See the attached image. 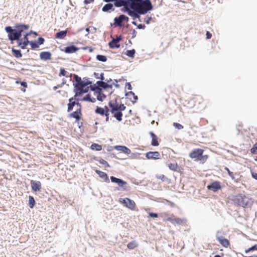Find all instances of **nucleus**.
Segmentation results:
<instances>
[{"mask_svg":"<svg viewBox=\"0 0 257 257\" xmlns=\"http://www.w3.org/2000/svg\"><path fill=\"white\" fill-rule=\"evenodd\" d=\"M126 106L122 103H120L117 99L111 100L108 102V107L105 106L104 107L97 106L95 113L105 116V121H109V112L112 116L117 121H121L122 120V112L124 110Z\"/></svg>","mask_w":257,"mask_h":257,"instance_id":"f257e3e1","label":"nucleus"},{"mask_svg":"<svg viewBox=\"0 0 257 257\" xmlns=\"http://www.w3.org/2000/svg\"><path fill=\"white\" fill-rule=\"evenodd\" d=\"M30 26L29 25L18 24L15 26L14 29L11 26H7L5 27V29L8 33L9 39L12 42L17 41L18 45L22 49H24L30 43L28 39V36H30V34L26 33L23 39H20V38L23 33L25 31L28 30Z\"/></svg>","mask_w":257,"mask_h":257,"instance_id":"f03ea898","label":"nucleus"},{"mask_svg":"<svg viewBox=\"0 0 257 257\" xmlns=\"http://www.w3.org/2000/svg\"><path fill=\"white\" fill-rule=\"evenodd\" d=\"M126 7L130 8L140 15H144L153 9L150 0H126Z\"/></svg>","mask_w":257,"mask_h":257,"instance_id":"7ed1b4c3","label":"nucleus"},{"mask_svg":"<svg viewBox=\"0 0 257 257\" xmlns=\"http://www.w3.org/2000/svg\"><path fill=\"white\" fill-rule=\"evenodd\" d=\"M76 83L74 84L75 96H81L83 94L88 92L90 90L92 82L87 81L85 82L77 75H75Z\"/></svg>","mask_w":257,"mask_h":257,"instance_id":"20e7f679","label":"nucleus"},{"mask_svg":"<svg viewBox=\"0 0 257 257\" xmlns=\"http://www.w3.org/2000/svg\"><path fill=\"white\" fill-rule=\"evenodd\" d=\"M204 150L200 148L193 149L189 155L190 158L194 159L195 161H199L201 164L206 162L208 158V156L203 155Z\"/></svg>","mask_w":257,"mask_h":257,"instance_id":"39448f33","label":"nucleus"},{"mask_svg":"<svg viewBox=\"0 0 257 257\" xmlns=\"http://www.w3.org/2000/svg\"><path fill=\"white\" fill-rule=\"evenodd\" d=\"M234 203L237 206L246 207L251 204L252 201L246 196L241 194L236 195L233 200Z\"/></svg>","mask_w":257,"mask_h":257,"instance_id":"423d86ee","label":"nucleus"},{"mask_svg":"<svg viewBox=\"0 0 257 257\" xmlns=\"http://www.w3.org/2000/svg\"><path fill=\"white\" fill-rule=\"evenodd\" d=\"M90 90L94 91L97 99L101 101H102L108 95L107 90H104L102 88H99V87H96L95 84L93 85L91 84Z\"/></svg>","mask_w":257,"mask_h":257,"instance_id":"0eeeda50","label":"nucleus"},{"mask_svg":"<svg viewBox=\"0 0 257 257\" xmlns=\"http://www.w3.org/2000/svg\"><path fill=\"white\" fill-rule=\"evenodd\" d=\"M120 202L124 204V205L132 210H135L136 208V203L134 201L128 198L121 199Z\"/></svg>","mask_w":257,"mask_h":257,"instance_id":"6e6552de","label":"nucleus"},{"mask_svg":"<svg viewBox=\"0 0 257 257\" xmlns=\"http://www.w3.org/2000/svg\"><path fill=\"white\" fill-rule=\"evenodd\" d=\"M97 86L96 87H99V88H102L104 90H107V94H110L112 93V85L108 84L105 82L102 81H98L96 82Z\"/></svg>","mask_w":257,"mask_h":257,"instance_id":"1a4fd4ad","label":"nucleus"},{"mask_svg":"<svg viewBox=\"0 0 257 257\" xmlns=\"http://www.w3.org/2000/svg\"><path fill=\"white\" fill-rule=\"evenodd\" d=\"M79 96H75V94L74 97L70 98L69 99V103L68 104V109L67 111L68 112L71 111L73 109V106L75 105H77L79 106V107H81L80 104L78 102H76L75 100L79 101Z\"/></svg>","mask_w":257,"mask_h":257,"instance_id":"9d476101","label":"nucleus"},{"mask_svg":"<svg viewBox=\"0 0 257 257\" xmlns=\"http://www.w3.org/2000/svg\"><path fill=\"white\" fill-rule=\"evenodd\" d=\"M166 221L171 222L174 225H180L185 222L186 220L178 217H175L173 215L166 219Z\"/></svg>","mask_w":257,"mask_h":257,"instance_id":"9b49d317","label":"nucleus"},{"mask_svg":"<svg viewBox=\"0 0 257 257\" xmlns=\"http://www.w3.org/2000/svg\"><path fill=\"white\" fill-rule=\"evenodd\" d=\"M207 188L208 190H211L213 192H215L218 190L221 189V186L220 182L216 181L212 182L210 185H208L207 186Z\"/></svg>","mask_w":257,"mask_h":257,"instance_id":"f8f14e48","label":"nucleus"},{"mask_svg":"<svg viewBox=\"0 0 257 257\" xmlns=\"http://www.w3.org/2000/svg\"><path fill=\"white\" fill-rule=\"evenodd\" d=\"M30 184L33 191L39 192L41 190L42 185L40 181L31 180Z\"/></svg>","mask_w":257,"mask_h":257,"instance_id":"ddd939ff","label":"nucleus"},{"mask_svg":"<svg viewBox=\"0 0 257 257\" xmlns=\"http://www.w3.org/2000/svg\"><path fill=\"white\" fill-rule=\"evenodd\" d=\"M219 232L217 233L216 239L219 242V243L224 247H228L230 245V242L229 240L226 238H224L222 236L218 235Z\"/></svg>","mask_w":257,"mask_h":257,"instance_id":"4468645a","label":"nucleus"},{"mask_svg":"<svg viewBox=\"0 0 257 257\" xmlns=\"http://www.w3.org/2000/svg\"><path fill=\"white\" fill-rule=\"evenodd\" d=\"M121 39L120 37L113 39L108 44L109 47L111 48H118L120 47L119 42Z\"/></svg>","mask_w":257,"mask_h":257,"instance_id":"2eb2a0df","label":"nucleus"},{"mask_svg":"<svg viewBox=\"0 0 257 257\" xmlns=\"http://www.w3.org/2000/svg\"><path fill=\"white\" fill-rule=\"evenodd\" d=\"M160 154L158 152H149L146 153V157L148 159L157 160L160 158Z\"/></svg>","mask_w":257,"mask_h":257,"instance_id":"dca6fc26","label":"nucleus"},{"mask_svg":"<svg viewBox=\"0 0 257 257\" xmlns=\"http://www.w3.org/2000/svg\"><path fill=\"white\" fill-rule=\"evenodd\" d=\"M110 180L112 182L117 184V185L121 187H123V186L126 185L127 184L126 182L114 176H111Z\"/></svg>","mask_w":257,"mask_h":257,"instance_id":"f3484780","label":"nucleus"},{"mask_svg":"<svg viewBox=\"0 0 257 257\" xmlns=\"http://www.w3.org/2000/svg\"><path fill=\"white\" fill-rule=\"evenodd\" d=\"M126 0H104L105 2H114V6L116 7H126Z\"/></svg>","mask_w":257,"mask_h":257,"instance_id":"a211bd4d","label":"nucleus"},{"mask_svg":"<svg viewBox=\"0 0 257 257\" xmlns=\"http://www.w3.org/2000/svg\"><path fill=\"white\" fill-rule=\"evenodd\" d=\"M81 107L77 109L75 111L70 114V117L74 118L77 121H79L81 118Z\"/></svg>","mask_w":257,"mask_h":257,"instance_id":"6ab92c4d","label":"nucleus"},{"mask_svg":"<svg viewBox=\"0 0 257 257\" xmlns=\"http://www.w3.org/2000/svg\"><path fill=\"white\" fill-rule=\"evenodd\" d=\"M127 20L128 18L125 15H121L118 17L115 18V24L118 26H121L122 22Z\"/></svg>","mask_w":257,"mask_h":257,"instance_id":"aec40b11","label":"nucleus"},{"mask_svg":"<svg viewBox=\"0 0 257 257\" xmlns=\"http://www.w3.org/2000/svg\"><path fill=\"white\" fill-rule=\"evenodd\" d=\"M149 134L152 138L151 145L153 146H159V143L158 137L152 132H150Z\"/></svg>","mask_w":257,"mask_h":257,"instance_id":"412c9836","label":"nucleus"},{"mask_svg":"<svg viewBox=\"0 0 257 257\" xmlns=\"http://www.w3.org/2000/svg\"><path fill=\"white\" fill-rule=\"evenodd\" d=\"M115 149L117 151H121L126 154H130L131 153V150L125 146H116L115 147Z\"/></svg>","mask_w":257,"mask_h":257,"instance_id":"4be33fe9","label":"nucleus"},{"mask_svg":"<svg viewBox=\"0 0 257 257\" xmlns=\"http://www.w3.org/2000/svg\"><path fill=\"white\" fill-rule=\"evenodd\" d=\"M40 57L42 60H50L51 58V54L49 52H42L40 53Z\"/></svg>","mask_w":257,"mask_h":257,"instance_id":"5701e85b","label":"nucleus"},{"mask_svg":"<svg viewBox=\"0 0 257 257\" xmlns=\"http://www.w3.org/2000/svg\"><path fill=\"white\" fill-rule=\"evenodd\" d=\"M68 33L67 30L61 31L57 33L55 35V38L59 39H63L65 38Z\"/></svg>","mask_w":257,"mask_h":257,"instance_id":"b1692460","label":"nucleus"},{"mask_svg":"<svg viewBox=\"0 0 257 257\" xmlns=\"http://www.w3.org/2000/svg\"><path fill=\"white\" fill-rule=\"evenodd\" d=\"M78 50V48L72 45L66 47L65 48L64 51L66 53H73L76 52Z\"/></svg>","mask_w":257,"mask_h":257,"instance_id":"393cba45","label":"nucleus"},{"mask_svg":"<svg viewBox=\"0 0 257 257\" xmlns=\"http://www.w3.org/2000/svg\"><path fill=\"white\" fill-rule=\"evenodd\" d=\"M124 7L126 9V11H127V14L130 16L133 17L134 18H138L139 17V14H138L137 12H135L134 10L133 11L131 10L128 8V7H130L129 6Z\"/></svg>","mask_w":257,"mask_h":257,"instance_id":"a878e982","label":"nucleus"},{"mask_svg":"<svg viewBox=\"0 0 257 257\" xmlns=\"http://www.w3.org/2000/svg\"><path fill=\"white\" fill-rule=\"evenodd\" d=\"M95 172L100 178L103 179L106 182H109L107 175L105 173L97 170Z\"/></svg>","mask_w":257,"mask_h":257,"instance_id":"bb28decb","label":"nucleus"},{"mask_svg":"<svg viewBox=\"0 0 257 257\" xmlns=\"http://www.w3.org/2000/svg\"><path fill=\"white\" fill-rule=\"evenodd\" d=\"M59 76L60 77L64 76L66 77H68L71 76V74H69V72L66 71L64 68H61L60 70Z\"/></svg>","mask_w":257,"mask_h":257,"instance_id":"cd10ccee","label":"nucleus"},{"mask_svg":"<svg viewBox=\"0 0 257 257\" xmlns=\"http://www.w3.org/2000/svg\"><path fill=\"white\" fill-rule=\"evenodd\" d=\"M79 100L80 101H88L92 102H94L96 101L95 98H91L90 94H87L85 96H84L83 98L80 99L79 98Z\"/></svg>","mask_w":257,"mask_h":257,"instance_id":"c85d7f7f","label":"nucleus"},{"mask_svg":"<svg viewBox=\"0 0 257 257\" xmlns=\"http://www.w3.org/2000/svg\"><path fill=\"white\" fill-rule=\"evenodd\" d=\"M114 10L113 5L112 4L109 3L105 5L102 8L103 12H108L109 10Z\"/></svg>","mask_w":257,"mask_h":257,"instance_id":"c756f323","label":"nucleus"},{"mask_svg":"<svg viewBox=\"0 0 257 257\" xmlns=\"http://www.w3.org/2000/svg\"><path fill=\"white\" fill-rule=\"evenodd\" d=\"M138 245V244L135 240L132 241L130 242L127 245V247L130 249H133L136 247H137Z\"/></svg>","mask_w":257,"mask_h":257,"instance_id":"7c9ffc66","label":"nucleus"},{"mask_svg":"<svg viewBox=\"0 0 257 257\" xmlns=\"http://www.w3.org/2000/svg\"><path fill=\"white\" fill-rule=\"evenodd\" d=\"M225 170L227 172L228 175L234 181L235 183H238L239 182L238 179H235L233 172H231L228 168L225 167Z\"/></svg>","mask_w":257,"mask_h":257,"instance_id":"2f4dec72","label":"nucleus"},{"mask_svg":"<svg viewBox=\"0 0 257 257\" xmlns=\"http://www.w3.org/2000/svg\"><path fill=\"white\" fill-rule=\"evenodd\" d=\"M35 200L34 197L32 196H29V205L31 208H33L35 205Z\"/></svg>","mask_w":257,"mask_h":257,"instance_id":"473e14b6","label":"nucleus"},{"mask_svg":"<svg viewBox=\"0 0 257 257\" xmlns=\"http://www.w3.org/2000/svg\"><path fill=\"white\" fill-rule=\"evenodd\" d=\"M90 148L93 150L101 151L102 150V146L100 145L94 143L91 145Z\"/></svg>","mask_w":257,"mask_h":257,"instance_id":"72a5a7b5","label":"nucleus"},{"mask_svg":"<svg viewBox=\"0 0 257 257\" xmlns=\"http://www.w3.org/2000/svg\"><path fill=\"white\" fill-rule=\"evenodd\" d=\"M168 166L170 170L173 171H176L178 168V164L176 163L169 164Z\"/></svg>","mask_w":257,"mask_h":257,"instance_id":"f704fd0d","label":"nucleus"},{"mask_svg":"<svg viewBox=\"0 0 257 257\" xmlns=\"http://www.w3.org/2000/svg\"><path fill=\"white\" fill-rule=\"evenodd\" d=\"M12 52L14 56L16 58H21L22 56L20 50L13 49Z\"/></svg>","mask_w":257,"mask_h":257,"instance_id":"c9c22d12","label":"nucleus"},{"mask_svg":"<svg viewBox=\"0 0 257 257\" xmlns=\"http://www.w3.org/2000/svg\"><path fill=\"white\" fill-rule=\"evenodd\" d=\"M136 53V51L135 49H132L130 50H127L125 54L129 57L133 58L134 57L135 54Z\"/></svg>","mask_w":257,"mask_h":257,"instance_id":"e433bc0d","label":"nucleus"},{"mask_svg":"<svg viewBox=\"0 0 257 257\" xmlns=\"http://www.w3.org/2000/svg\"><path fill=\"white\" fill-rule=\"evenodd\" d=\"M96 59L98 61H101V62H105L107 60V58H106V56H105L104 55H97Z\"/></svg>","mask_w":257,"mask_h":257,"instance_id":"4c0bfd02","label":"nucleus"},{"mask_svg":"<svg viewBox=\"0 0 257 257\" xmlns=\"http://www.w3.org/2000/svg\"><path fill=\"white\" fill-rule=\"evenodd\" d=\"M66 83V81L64 79H63L62 82L61 84H58L56 86L53 87V89L54 90H56L58 88H61Z\"/></svg>","mask_w":257,"mask_h":257,"instance_id":"58836bf2","label":"nucleus"},{"mask_svg":"<svg viewBox=\"0 0 257 257\" xmlns=\"http://www.w3.org/2000/svg\"><path fill=\"white\" fill-rule=\"evenodd\" d=\"M32 49H35L39 47V44L35 41H31L30 43Z\"/></svg>","mask_w":257,"mask_h":257,"instance_id":"ea45409f","label":"nucleus"},{"mask_svg":"<svg viewBox=\"0 0 257 257\" xmlns=\"http://www.w3.org/2000/svg\"><path fill=\"white\" fill-rule=\"evenodd\" d=\"M250 152L252 154H257V142L253 145L252 148L250 149Z\"/></svg>","mask_w":257,"mask_h":257,"instance_id":"a19ab883","label":"nucleus"},{"mask_svg":"<svg viewBox=\"0 0 257 257\" xmlns=\"http://www.w3.org/2000/svg\"><path fill=\"white\" fill-rule=\"evenodd\" d=\"M98 161H99L100 164L104 165L105 167H110L109 165L108 164V163L105 160H104L103 159H100V160H99Z\"/></svg>","mask_w":257,"mask_h":257,"instance_id":"79ce46f5","label":"nucleus"},{"mask_svg":"<svg viewBox=\"0 0 257 257\" xmlns=\"http://www.w3.org/2000/svg\"><path fill=\"white\" fill-rule=\"evenodd\" d=\"M254 250H257V244H254L251 247L248 248L247 249H246L245 250V252L246 253H247L249 252V251Z\"/></svg>","mask_w":257,"mask_h":257,"instance_id":"37998d69","label":"nucleus"},{"mask_svg":"<svg viewBox=\"0 0 257 257\" xmlns=\"http://www.w3.org/2000/svg\"><path fill=\"white\" fill-rule=\"evenodd\" d=\"M173 126L178 130H181L183 128V126L182 124L177 122H174Z\"/></svg>","mask_w":257,"mask_h":257,"instance_id":"c03bdc74","label":"nucleus"},{"mask_svg":"<svg viewBox=\"0 0 257 257\" xmlns=\"http://www.w3.org/2000/svg\"><path fill=\"white\" fill-rule=\"evenodd\" d=\"M157 178L161 180L162 181H165L168 180L167 178L163 174H161L157 176Z\"/></svg>","mask_w":257,"mask_h":257,"instance_id":"a18cd8bd","label":"nucleus"},{"mask_svg":"<svg viewBox=\"0 0 257 257\" xmlns=\"http://www.w3.org/2000/svg\"><path fill=\"white\" fill-rule=\"evenodd\" d=\"M44 41H45V40L43 38L40 37L38 38V44H39V45H42L44 43Z\"/></svg>","mask_w":257,"mask_h":257,"instance_id":"49530a36","label":"nucleus"},{"mask_svg":"<svg viewBox=\"0 0 257 257\" xmlns=\"http://www.w3.org/2000/svg\"><path fill=\"white\" fill-rule=\"evenodd\" d=\"M16 83H20L21 85L23 86L24 87L26 88V87H27L28 85H27V83L26 82H24V81H23V82H19V81H16Z\"/></svg>","mask_w":257,"mask_h":257,"instance_id":"de8ad7c7","label":"nucleus"},{"mask_svg":"<svg viewBox=\"0 0 257 257\" xmlns=\"http://www.w3.org/2000/svg\"><path fill=\"white\" fill-rule=\"evenodd\" d=\"M149 217H154V218H157L158 217V215L157 213H153V212L149 213Z\"/></svg>","mask_w":257,"mask_h":257,"instance_id":"09e8293b","label":"nucleus"},{"mask_svg":"<svg viewBox=\"0 0 257 257\" xmlns=\"http://www.w3.org/2000/svg\"><path fill=\"white\" fill-rule=\"evenodd\" d=\"M206 38H207V39H211V37H212V35H211V34L209 32L207 31V32H206Z\"/></svg>","mask_w":257,"mask_h":257,"instance_id":"8fccbe9b","label":"nucleus"},{"mask_svg":"<svg viewBox=\"0 0 257 257\" xmlns=\"http://www.w3.org/2000/svg\"><path fill=\"white\" fill-rule=\"evenodd\" d=\"M128 95H132L134 96L135 101L137 100L138 99L137 96L135 95V94L133 92H130L129 93H128Z\"/></svg>","mask_w":257,"mask_h":257,"instance_id":"3c124183","label":"nucleus"},{"mask_svg":"<svg viewBox=\"0 0 257 257\" xmlns=\"http://www.w3.org/2000/svg\"><path fill=\"white\" fill-rule=\"evenodd\" d=\"M251 175H252V177L255 179V180H257V173H254V172H252L251 173Z\"/></svg>","mask_w":257,"mask_h":257,"instance_id":"603ef678","label":"nucleus"},{"mask_svg":"<svg viewBox=\"0 0 257 257\" xmlns=\"http://www.w3.org/2000/svg\"><path fill=\"white\" fill-rule=\"evenodd\" d=\"M93 2H94V0H85L84 1V3L85 4H88L92 3Z\"/></svg>","mask_w":257,"mask_h":257,"instance_id":"864d4df0","label":"nucleus"},{"mask_svg":"<svg viewBox=\"0 0 257 257\" xmlns=\"http://www.w3.org/2000/svg\"><path fill=\"white\" fill-rule=\"evenodd\" d=\"M26 34H30V35H31V34H34L35 36H37L38 34L36 32H34L33 31H30V32H28V33H26Z\"/></svg>","mask_w":257,"mask_h":257,"instance_id":"5fc2aeb1","label":"nucleus"},{"mask_svg":"<svg viewBox=\"0 0 257 257\" xmlns=\"http://www.w3.org/2000/svg\"><path fill=\"white\" fill-rule=\"evenodd\" d=\"M61 91H62L63 92L64 94H67V92L66 91H65L58 90V91H57V92L60 93Z\"/></svg>","mask_w":257,"mask_h":257,"instance_id":"6e6d98bb","label":"nucleus"},{"mask_svg":"<svg viewBox=\"0 0 257 257\" xmlns=\"http://www.w3.org/2000/svg\"><path fill=\"white\" fill-rule=\"evenodd\" d=\"M128 89H132L131 85V84L130 83L128 84Z\"/></svg>","mask_w":257,"mask_h":257,"instance_id":"4d7b16f0","label":"nucleus"},{"mask_svg":"<svg viewBox=\"0 0 257 257\" xmlns=\"http://www.w3.org/2000/svg\"><path fill=\"white\" fill-rule=\"evenodd\" d=\"M214 257H221L219 255H216Z\"/></svg>","mask_w":257,"mask_h":257,"instance_id":"13d9d810","label":"nucleus"},{"mask_svg":"<svg viewBox=\"0 0 257 257\" xmlns=\"http://www.w3.org/2000/svg\"><path fill=\"white\" fill-rule=\"evenodd\" d=\"M22 90L23 91V92H25L26 91V89L24 88V89H22Z\"/></svg>","mask_w":257,"mask_h":257,"instance_id":"bf43d9fd","label":"nucleus"},{"mask_svg":"<svg viewBox=\"0 0 257 257\" xmlns=\"http://www.w3.org/2000/svg\"><path fill=\"white\" fill-rule=\"evenodd\" d=\"M86 31H89V29H88V28H87V29H86Z\"/></svg>","mask_w":257,"mask_h":257,"instance_id":"052dcab7","label":"nucleus"}]
</instances>
